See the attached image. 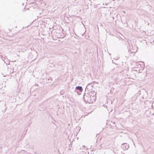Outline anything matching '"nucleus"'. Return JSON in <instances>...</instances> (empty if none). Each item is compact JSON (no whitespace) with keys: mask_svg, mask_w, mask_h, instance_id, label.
I'll return each mask as SVG.
<instances>
[{"mask_svg":"<svg viewBox=\"0 0 154 154\" xmlns=\"http://www.w3.org/2000/svg\"><path fill=\"white\" fill-rule=\"evenodd\" d=\"M96 98V95L88 93H85L83 96V99L84 101L86 103H93L95 101V100Z\"/></svg>","mask_w":154,"mask_h":154,"instance_id":"1","label":"nucleus"},{"mask_svg":"<svg viewBox=\"0 0 154 154\" xmlns=\"http://www.w3.org/2000/svg\"><path fill=\"white\" fill-rule=\"evenodd\" d=\"M77 91H79L80 92H82L83 91V88L81 86H76L75 88V91L77 92Z\"/></svg>","mask_w":154,"mask_h":154,"instance_id":"2","label":"nucleus"},{"mask_svg":"<svg viewBox=\"0 0 154 154\" xmlns=\"http://www.w3.org/2000/svg\"><path fill=\"white\" fill-rule=\"evenodd\" d=\"M122 146H124L125 148H123L125 150L127 149L129 147V145L127 143H124L122 144Z\"/></svg>","mask_w":154,"mask_h":154,"instance_id":"3","label":"nucleus"},{"mask_svg":"<svg viewBox=\"0 0 154 154\" xmlns=\"http://www.w3.org/2000/svg\"><path fill=\"white\" fill-rule=\"evenodd\" d=\"M0 91H1V89H0ZM1 92H0V94H1Z\"/></svg>","mask_w":154,"mask_h":154,"instance_id":"5","label":"nucleus"},{"mask_svg":"<svg viewBox=\"0 0 154 154\" xmlns=\"http://www.w3.org/2000/svg\"><path fill=\"white\" fill-rule=\"evenodd\" d=\"M136 52V51H131V52L132 53H135Z\"/></svg>","mask_w":154,"mask_h":154,"instance_id":"4","label":"nucleus"}]
</instances>
